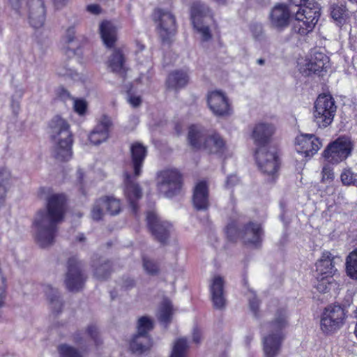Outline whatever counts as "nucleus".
Instances as JSON below:
<instances>
[{
    "label": "nucleus",
    "mask_w": 357,
    "mask_h": 357,
    "mask_svg": "<svg viewBox=\"0 0 357 357\" xmlns=\"http://www.w3.org/2000/svg\"><path fill=\"white\" fill-rule=\"evenodd\" d=\"M75 33V32L74 28L70 27L67 29L65 39H66V42L68 45H70V43H72L74 41Z\"/></svg>",
    "instance_id": "864d4df0"
},
{
    "label": "nucleus",
    "mask_w": 357,
    "mask_h": 357,
    "mask_svg": "<svg viewBox=\"0 0 357 357\" xmlns=\"http://www.w3.org/2000/svg\"><path fill=\"white\" fill-rule=\"evenodd\" d=\"M337 107L334 98L328 94L319 95L314 105L313 119L319 128H325L333 121Z\"/></svg>",
    "instance_id": "39448f33"
},
{
    "label": "nucleus",
    "mask_w": 357,
    "mask_h": 357,
    "mask_svg": "<svg viewBox=\"0 0 357 357\" xmlns=\"http://www.w3.org/2000/svg\"><path fill=\"white\" fill-rule=\"evenodd\" d=\"M320 17V8L316 3H308L300 8L295 14L292 31L301 36L312 32Z\"/></svg>",
    "instance_id": "20e7f679"
},
{
    "label": "nucleus",
    "mask_w": 357,
    "mask_h": 357,
    "mask_svg": "<svg viewBox=\"0 0 357 357\" xmlns=\"http://www.w3.org/2000/svg\"><path fill=\"white\" fill-rule=\"evenodd\" d=\"M192 340H193V342L197 344L199 343L201 341V333L197 328H195L193 331Z\"/></svg>",
    "instance_id": "bf43d9fd"
},
{
    "label": "nucleus",
    "mask_w": 357,
    "mask_h": 357,
    "mask_svg": "<svg viewBox=\"0 0 357 357\" xmlns=\"http://www.w3.org/2000/svg\"><path fill=\"white\" fill-rule=\"evenodd\" d=\"M207 103L210 110L217 116H226L231 114V107L226 95L220 91L208 93Z\"/></svg>",
    "instance_id": "dca6fc26"
},
{
    "label": "nucleus",
    "mask_w": 357,
    "mask_h": 357,
    "mask_svg": "<svg viewBox=\"0 0 357 357\" xmlns=\"http://www.w3.org/2000/svg\"><path fill=\"white\" fill-rule=\"evenodd\" d=\"M135 285V282L132 279L127 278L123 282V286L126 288L132 287Z\"/></svg>",
    "instance_id": "338daca9"
},
{
    "label": "nucleus",
    "mask_w": 357,
    "mask_h": 357,
    "mask_svg": "<svg viewBox=\"0 0 357 357\" xmlns=\"http://www.w3.org/2000/svg\"><path fill=\"white\" fill-rule=\"evenodd\" d=\"M346 271L349 278L357 280V248L347 257Z\"/></svg>",
    "instance_id": "f704fd0d"
},
{
    "label": "nucleus",
    "mask_w": 357,
    "mask_h": 357,
    "mask_svg": "<svg viewBox=\"0 0 357 357\" xmlns=\"http://www.w3.org/2000/svg\"><path fill=\"white\" fill-rule=\"evenodd\" d=\"M321 181L323 183H330L334 178L333 168L330 165H325L321 171Z\"/></svg>",
    "instance_id": "49530a36"
},
{
    "label": "nucleus",
    "mask_w": 357,
    "mask_h": 357,
    "mask_svg": "<svg viewBox=\"0 0 357 357\" xmlns=\"http://www.w3.org/2000/svg\"><path fill=\"white\" fill-rule=\"evenodd\" d=\"M108 67L112 72L123 75L126 70L124 54L121 49H115L108 59Z\"/></svg>",
    "instance_id": "cd10ccee"
},
{
    "label": "nucleus",
    "mask_w": 357,
    "mask_h": 357,
    "mask_svg": "<svg viewBox=\"0 0 357 357\" xmlns=\"http://www.w3.org/2000/svg\"><path fill=\"white\" fill-rule=\"evenodd\" d=\"M130 152L135 174L139 176L143 162L146 155V148L142 144L135 142L131 145Z\"/></svg>",
    "instance_id": "a878e982"
},
{
    "label": "nucleus",
    "mask_w": 357,
    "mask_h": 357,
    "mask_svg": "<svg viewBox=\"0 0 357 357\" xmlns=\"http://www.w3.org/2000/svg\"><path fill=\"white\" fill-rule=\"evenodd\" d=\"M307 1V0H289V1L292 4L296 6H299L300 8L303 7L305 5H306L305 3Z\"/></svg>",
    "instance_id": "69168bd1"
},
{
    "label": "nucleus",
    "mask_w": 357,
    "mask_h": 357,
    "mask_svg": "<svg viewBox=\"0 0 357 357\" xmlns=\"http://www.w3.org/2000/svg\"><path fill=\"white\" fill-rule=\"evenodd\" d=\"M58 351L59 357H83L77 349L66 344L59 346Z\"/></svg>",
    "instance_id": "37998d69"
},
{
    "label": "nucleus",
    "mask_w": 357,
    "mask_h": 357,
    "mask_svg": "<svg viewBox=\"0 0 357 357\" xmlns=\"http://www.w3.org/2000/svg\"><path fill=\"white\" fill-rule=\"evenodd\" d=\"M158 188L165 197L171 198L177 195L181 188V176L178 170L165 169L158 174Z\"/></svg>",
    "instance_id": "9d476101"
},
{
    "label": "nucleus",
    "mask_w": 357,
    "mask_h": 357,
    "mask_svg": "<svg viewBox=\"0 0 357 357\" xmlns=\"http://www.w3.org/2000/svg\"><path fill=\"white\" fill-rule=\"evenodd\" d=\"M75 341L77 343L81 342L82 337H81V333L77 332L75 334L74 336Z\"/></svg>",
    "instance_id": "774afa93"
},
{
    "label": "nucleus",
    "mask_w": 357,
    "mask_h": 357,
    "mask_svg": "<svg viewBox=\"0 0 357 357\" xmlns=\"http://www.w3.org/2000/svg\"><path fill=\"white\" fill-rule=\"evenodd\" d=\"M190 15L193 26L201 35L202 40H211L212 35L208 26L206 24L208 20H212L210 8L200 1H195L192 4Z\"/></svg>",
    "instance_id": "423d86ee"
},
{
    "label": "nucleus",
    "mask_w": 357,
    "mask_h": 357,
    "mask_svg": "<svg viewBox=\"0 0 357 357\" xmlns=\"http://www.w3.org/2000/svg\"><path fill=\"white\" fill-rule=\"evenodd\" d=\"M6 297V289H0V308L3 307Z\"/></svg>",
    "instance_id": "e2e57ef3"
},
{
    "label": "nucleus",
    "mask_w": 357,
    "mask_h": 357,
    "mask_svg": "<svg viewBox=\"0 0 357 357\" xmlns=\"http://www.w3.org/2000/svg\"><path fill=\"white\" fill-rule=\"evenodd\" d=\"M317 283L316 284L317 289L321 293H326L329 291L332 287H334V279L333 278H324V276L317 275Z\"/></svg>",
    "instance_id": "ea45409f"
},
{
    "label": "nucleus",
    "mask_w": 357,
    "mask_h": 357,
    "mask_svg": "<svg viewBox=\"0 0 357 357\" xmlns=\"http://www.w3.org/2000/svg\"><path fill=\"white\" fill-rule=\"evenodd\" d=\"M322 146L319 138L313 134H302L296 139V151L305 158H311Z\"/></svg>",
    "instance_id": "2eb2a0df"
},
{
    "label": "nucleus",
    "mask_w": 357,
    "mask_h": 357,
    "mask_svg": "<svg viewBox=\"0 0 357 357\" xmlns=\"http://www.w3.org/2000/svg\"><path fill=\"white\" fill-rule=\"evenodd\" d=\"M275 126L273 123L260 122L257 123L252 132V138L257 148H269L273 135L275 132Z\"/></svg>",
    "instance_id": "6ab92c4d"
},
{
    "label": "nucleus",
    "mask_w": 357,
    "mask_h": 357,
    "mask_svg": "<svg viewBox=\"0 0 357 357\" xmlns=\"http://www.w3.org/2000/svg\"><path fill=\"white\" fill-rule=\"evenodd\" d=\"M194 207L199 211L207 210L209 206L208 192L204 181L198 183L194 189L192 197Z\"/></svg>",
    "instance_id": "393cba45"
},
{
    "label": "nucleus",
    "mask_w": 357,
    "mask_h": 357,
    "mask_svg": "<svg viewBox=\"0 0 357 357\" xmlns=\"http://www.w3.org/2000/svg\"><path fill=\"white\" fill-rule=\"evenodd\" d=\"M101 38L105 45L111 47L116 39V29L110 22H103L100 26Z\"/></svg>",
    "instance_id": "7c9ffc66"
},
{
    "label": "nucleus",
    "mask_w": 357,
    "mask_h": 357,
    "mask_svg": "<svg viewBox=\"0 0 357 357\" xmlns=\"http://www.w3.org/2000/svg\"><path fill=\"white\" fill-rule=\"evenodd\" d=\"M54 6L58 8H62L67 4L69 0H52Z\"/></svg>",
    "instance_id": "680f3d73"
},
{
    "label": "nucleus",
    "mask_w": 357,
    "mask_h": 357,
    "mask_svg": "<svg viewBox=\"0 0 357 357\" xmlns=\"http://www.w3.org/2000/svg\"><path fill=\"white\" fill-rule=\"evenodd\" d=\"M188 82V75L183 70L171 73L167 79V87L175 90L184 87Z\"/></svg>",
    "instance_id": "2f4dec72"
},
{
    "label": "nucleus",
    "mask_w": 357,
    "mask_h": 357,
    "mask_svg": "<svg viewBox=\"0 0 357 357\" xmlns=\"http://www.w3.org/2000/svg\"><path fill=\"white\" fill-rule=\"evenodd\" d=\"M112 127L113 122L111 117L106 114L102 115L89 135V141L95 145L105 142L109 138Z\"/></svg>",
    "instance_id": "a211bd4d"
},
{
    "label": "nucleus",
    "mask_w": 357,
    "mask_h": 357,
    "mask_svg": "<svg viewBox=\"0 0 357 357\" xmlns=\"http://www.w3.org/2000/svg\"><path fill=\"white\" fill-rule=\"evenodd\" d=\"M129 103L134 107H137L142 102V99L139 96H130L128 98Z\"/></svg>",
    "instance_id": "5fc2aeb1"
},
{
    "label": "nucleus",
    "mask_w": 357,
    "mask_h": 357,
    "mask_svg": "<svg viewBox=\"0 0 357 357\" xmlns=\"http://www.w3.org/2000/svg\"><path fill=\"white\" fill-rule=\"evenodd\" d=\"M104 200L99 198L92 206L91 210V218L94 221H100L104 215Z\"/></svg>",
    "instance_id": "79ce46f5"
},
{
    "label": "nucleus",
    "mask_w": 357,
    "mask_h": 357,
    "mask_svg": "<svg viewBox=\"0 0 357 357\" xmlns=\"http://www.w3.org/2000/svg\"><path fill=\"white\" fill-rule=\"evenodd\" d=\"M203 149L210 153H222L226 150V142L220 135L214 132L208 135Z\"/></svg>",
    "instance_id": "bb28decb"
},
{
    "label": "nucleus",
    "mask_w": 357,
    "mask_h": 357,
    "mask_svg": "<svg viewBox=\"0 0 357 357\" xmlns=\"http://www.w3.org/2000/svg\"><path fill=\"white\" fill-rule=\"evenodd\" d=\"M287 312L284 307L278 308L273 320L263 328L268 333L263 337V350L265 357H276L280 351L284 339L282 330L287 326Z\"/></svg>",
    "instance_id": "f03ea898"
},
{
    "label": "nucleus",
    "mask_w": 357,
    "mask_h": 357,
    "mask_svg": "<svg viewBox=\"0 0 357 357\" xmlns=\"http://www.w3.org/2000/svg\"><path fill=\"white\" fill-rule=\"evenodd\" d=\"M238 182V178L234 174L230 175L227 178L225 182V187L227 188H231L236 185Z\"/></svg>",
    "instance_id": "603ef678"
},
{
    "label": "nucleus",
    "mask_w": 357,
    "mask_h": 357,
    "mask_svg": "<svg viewBox=\"0 0 357 357\" xmlns=\"http://www.w3.org/2000/svg\"><path fill=\"white\" fill-rule=\"evenodd\" d=\"M59 97L62 100H66L70 98V93L67 90H66L64 89H61L59 91Z\"/></svg>",
    "instance_id": "052dcab7"
},
{
    "label": "nucleus",
    "mask_w": 357,
    "mask_h": 357,
    "mask_svg": "<svg viewBox=\"0 0 357 357\" xmlns=\"http://www.w3.org/2000/svg\"><path fill=\"white\" fill-rule=\"evenodd\" d=\"M66 199L63 194H52L46 199L45 207L38 210L33 218L35 238L41 248L52 245L58 231V225L63 221Z\"/></svg>",
    "instance_id": "f257e3e1"
},
{
    "label": "nucleus",
    "mask_w": 357,
    "mask_h": 357,
    "mask_svg": "<svg viewBox=\"0 0 357 357\" xmlns=\"http://www.w3.org/2000/svg\"><path fill=\"white\" fill-rule=\"evenodd\" d=\"M291 12L288 6L283 3L275 5L270 13L271 27L281 31L287 28L290 22Z\"/></svg>",
    "instance_id": "412c9836"
},
{
    "label": "nucleus",
    "mask_w": 357,
    "mask_h": 357,
    "mask_svg": "<svg viewBox=\"0 0 357 357\" xmlns=\"http://www.w3.org/2000/svg\"><path fill=\"white\" fill-rule=\"evenodd\" d=\"M153 20L156 23L157 30L162 42L168 43L176 31L174 15L169 10L157 8L153 12Z\"/></svg>",
    "instance_id": "1a4fd4ad"
},
{
    "label": "nucleus",
    "mask_w": 357,
    "mask_h": 357,
    "mask_svg": "<svg viewBox=\"0 0 357 357\" xmlns=\"http://www.w3.org/2000/svg\"><path fill=\"white\" fill-rule=\"evenodd\" d=\"M337 260L339 261L340 258L333 256L331 252H323L321 258L316 263L317 275L333 278L336 271L335 264Z\"/></svg>",
    "instance_id": "4be33fe9"
},
{
    "label": "nucleus",
    "mask_w": 357,
    "mask_h": 357,
    "mask_svg": "<svg viewBox=\"0 0 357 357\" xmlns=\"http://www.w3.org/2000/svg\"><path fill=\"white\" fill-rule=\"evenodd\" d=\"M85 333L90 337L96 340L97 337V328L95 326L91 325L87 328Z\"/></svg>",
    "instance_id": "6e6d98bb"
},
{
    "label": "nucleus",
    "mask_w": 357,
    "mask_h": 357,
    "mask_svg": "<svg viewBox=\"0 0 357 357\" xmlns=\"http://www.w3.org/2000/svg\"><path fill=\"white\" fill-rule=\"evenodd\" d=\"M345 15V10L343 8L340 6H335L333 8L331 11V16L335 21L341 23Z\"/></svg>",
    "instance_id": "de8ad7c7"
},
{
    "label": "nucleus",
    "mask_w": 357,
    "mask_h": 357,
    "mask_svg": "<svg viewBox=\"0 0 357 357\" xmlns=\"http://www.w3.org/2000/svg\"><path fill=\"white\" fill-rule=\"evenodd\" d=\"M13 181L14 178L10 170L5 167L0 168V204L5 200L6 193Z\"/></svg>",
    "instance_id": "473e14b6"
},
{
    "label": "nucleus",
    "mask_w": 357,
    "mask_h": 357,
    "mask_svg": "<svg viewBox=\"0 0 357 357\" xmlns=\"http://www.w3.org/2000/svg\"><path fill=\"white\" fill-rule=\"evenodd\" d=\"M226 230H227V234L228 236L231 238V240H234L235 239L234 233L236 232L235 225H229L227 227Z\"/></svg>",
    "instance_id": "4d7b16f0"
},
{
    "label": "nucleus",
    "mask_w": 357,
    "mask_h": 357,
    "mask_svg": "<svg viewBox=\"0 0 357 357\" xmlns=\"http://www.w3.org/2000/svg\"><path fill=\"white\" fill-rule=\"evenodd\" d=\"M139 176L135 173L131 174L128 172L123 174V192L125 197L132 211L136 214L138 211V202L142 197V190L135 181Z\"/></svg>",
    "instance_id": "f8f14e48"
},
{
    "label": "nucleus",
    "mask_w": 357,
    "mask_h": 357,
    "mask_svg": "<svg viewBox=\"0 0 357 357\" xmlns=\"http://www.w3.org/2000/svg\"><path fill=\"white\" fill-rule=\"evenodd\" d=\"M87 10L92 14H99L100 13V7L98 4H91L87 6Z\"/></svg>",
    "instance_id": "13d9d810"
},
{
    "label": "nucleus",
    "mask_w": 357,
    "mask_h": 357,
    "mask_svg": "<svg viewBox=\"0 0 357 357\" xmlns=\"http://www.w3.org/2000/svg\"><path fill=\"white\" fill-rule=\"evenodd\" d=\"M84 281L85 278L82 273L80 263L75 257L70 258L65 279L66 288L70 291H77L83 287Z\"/></svg>",
    "instance_id": "4468645a"
},
{
    "label": "nucleus",
    "mask_w": 357,
    "mask_h": 357,
    "mask_svg": "<svg viewBox=\"0 0 357 357\" xmlns=\"http://www.w3.org/2000/svg\"><path fill=\"white\" fill-rule=\"evenodd\" d=\"M262 234V229L259 224L250 222L238 233V236L244 243L257 246L261 241Z\"/></svg>",
    "instance_id": "5701e85b"
},
{
    "label": "nucleus",
    "mask_w": 357,
    "mask_h": 357,
    "mask_svg": "<svg viewBox=\"0 0 357 357\" xmlns=\"http://www.w3.org/2000/svg\"><path fill=\"white\" fill-rule=\"evenodd\" d=\"M224 279L220 275H215L212 279L210 290L214 307L221 310L225 307L226 299L224 295Z\"/></svg>",
    "instance_id": "b1692460"
},
{
    "label": "nucleus",
    "mask_w": 357,
    "mask_h": 357,
    "mask_svg": "<svg viewBox=\"0 0 357 357\" xmlns=\"http://www.w3.org/2000/svg\"><path fill=\"white\" fill-rule=\"evenodd\" d=\"M340 178L344 185L357 186V174H354L350 169H344L342 172Z\"/></svg>",
    "instance_id": "c03bdc74"
},
{
    "label": "nucleus",
    "mask_w": 357,
    "mask_h": 357,
    "mask_svg": "<svg viewBox=\"0 0 357 357\" xmlns=\"http://www.w3.org/2000/svg\"><path fill=\"white\" fill-rule=\"evenodd\" d=\"M23 17L27 15L29 23L33 29H40L45 24L46 19V8L43 0H26L24 7L22 4Z\"/></svg>",
    "instance_id": "9b49d317"
},
{
    "label": "nucleus",
    "mask_w": 357,
    "mask_h": 357,
    "mask_svg": "<svg viewBox=\"0 0 357 357\" xmlns=\"http://www.w3.org/2000/svg\"><path fill=\"white\" fill-rule=\"evenodd\" d=\"M207 136L203 128L197 126H192L190 127L188 131V142L193 149H203L204 141Z\"/></svg>",
    "instance_id": "c85d7f7f"
},
{
    "label": "nucleus",
    "mask_w": 357,
    "mask_h": 357,
    "mask_svg": "<svg viewBox=\"0 0 357 357\" xmlns=\"http://www.w3.org/2000/svg\"><path fill=\"white\" fill-rule=\"evenodd\" d=\"M255 158L260 170L266 174L274 175L279 169L278 157L269 148H257Z\"/></svg>",
    "instance_id": "ddd939ff"
},
{
    "label": "nucleus",
    "mask_w": 357,
    "mask_h": 357,
    "mask_svg": "<svg viewBox=\"0 0 357 357\" xmlns=\"http://www.w3.org/2000/svg\"><path fill=\"white\" fill-rule=\"evenodd\" d=\"M146 221L149 229L158 241L163 243L168 238L172 227L169 222L160 220L153 211L147 213Z\"/></svg>",
    "instance_id": "f3484780"
},
{
    "label": "nucleus",
    "mask_w": 357,
    "mask_h": 357,
    "mask_svg": "<svg viewBox=\"0 0 357 357\" xmlns=\"http://www.w3.org/2000/svg\"><path fill=\"white\" fill-rule=\"evenodd\" d=\"M50 134L54 142V156L61 161H67L72 157V133L68 123L59 116L50 122Z\"/></svg>",
    "instance_id": "7ed1b4c3"
},
{
    "label": "nucleus",
    "mask_w": 357,
    "mask_h": 357,
    "mask_svg": "<svg viewBox=\"0 0 357 357\" xmlns=\"http://www.w3.org/2000/svg\"><path fill=\"white\" fill-rule=\"evenodd\" d=\"M137 334L149 335L153 328V320L149 317L144 316L140 317L137 321Z\"/></svg>",
    "instance_id": "a19ab883"
},
{
    "label": "nucleus",
    "mask_w": 357,
    "mask_h": 357,
    "mask_svg": "<svg viewBox=\"0 0 357 357\" xmlns=\"http://www.w3.org/2000/svg\"><path fill=\"white\" fill-rule=\"evenodd\" d=\"M58 74L61 76H72L73 70L70 69H66L63 71L62 69H59L57 71Z\"/></svg>",
    "instance_id": "0e129e2a"
},
{
    "label": "nucleus",
    "mask_w": 357,
    "mask_h": 357,
    "mask_svg": "<svg viewBox=\"0 0 357 357\" xmlns=\"http://www.w3.org/2000/svg\"><path fill=\"white\" fill-rule=\"evenodd\" d=\"M143 267L145 271L152 275H157L159 273V268L153 260L144 257L143 258Z\"/></svg>",
    "instance_id": "a18cd8bd"
},
{
    "label": "nucleus",
    "mask_w": 357,
    "mask_h": 357,
    "mask_svg": "<svg viewBox=\"0 0 357 357\" xmlns=\"http://www.w3.org/2000/svg\"><path fill=\"white\" fill-rule=\"evenodd\" d=\"M329 59L322 52H314L305 64L301 67V73L305 76L319 74L328 67Z\"/></svg>",
    "instance_id": "aec40b11"
},
{
    "label": "nucleus",
    "mask_w": 357,
    "mask_h": 357,
    "mask_svg": "<svg viewBox=\"0 0 357 357\" xmlns=\"http://www.w3.org/2000/svg\"><path fill=\"white\" fill-rule=\"evenodd\" d=\"M173 307L171 301L167 299H165L159 309V320L164 324H168L171 321Z\"/></svg>",
    "instance_id": "e433bc0d"
},
{
    "label": "nucleus",
    "mask_w": 357,
    "mask_h": 357,
    "mask_svg": "<svg viewBox=\"0 0 357 357\" xmlns=\"http://www.w3.org/2000/svg\"><path fill=\"white\" fill-rule=\"evenodd\" d=\"M353 144L347 137H338L324 151V158L330 163L337 164L347 159L351 153Z\"/></svg>",
    "instance_id": "6e6552de"
},
{
    "label": "nucleus",
    "mask_w": 357,
    "mask_h": 357,
    "mask_svg": "<svg viewBox=\"0 0 357 357\" xmlns=\"http://www.w3.org/2000/svg\"><path fill=\"white\" fill-rule=\"evenodd\" d=\"M131 350L137 354H142L151 347V340L149 335L136 334L130 341Z\"/></svg>",
    "instance_id": "72a5a7b5"
},
{
    "label": "nucleus",
    "mask_w": 357,
    "mask_h": 357,
    "mask_svg": "<svg viewBox=\"0 0 357 357\" xmlns=\"http://www.w3.org/2000/svg\"><path fill=\"white\" fill-rule=\"evenodd\" d=\"M188 345L185 338L178 339L173 347L171 357H186Z\"/></svg>",
    "instance_id": "58836bf2"
},
{
    "label": "nucleus",
    "mask_w": 357,
    "mask_h": 357,
    "mask_svg": "<svg viewBox=\"0 0 357 357\" xmlns=\"http://www.w3.org/2000/svg\"><path fill=\"white\" fill-rule=\"evenodd\" d=\"M346 318L344 309L339 305H330L327 306L321 317L320 328L323 333L331 334L344 325Z\"/></svg>",
    "instance_id": "0eeeda50"
},
{
    "label": "nucleus",
    "mask_w": 357,
    "mask_h": 357,
    "mask_svg": "<svg viewBox=\"0 0 357 357\" xmlns=\"http://www.w3.org/2000/svg\"><path fill=\"white\" fill-rule=\"evenodd\" d=\"M100 199L104 200L103 206L111 215H118L121 211L120 199L112 196H106Z\"/></svg>",
    "instance_id": "c9c22d12"
},
{
    "label": "nucleus",
    "mask_w": 357,
    "mask_h": 357,
    "mask_svg": "<svg viewBox=\"0 0 357 357\" xmlns=\"http://www.w3.org/2000/svg\"><path fill=\"white\" fill-rule=\"evenodd\" d=\"M73 107L77 114L83 115L86 112L87 105L84 100H75Z\"/></svg>",
    "instance_id": "09e8293b"
},
{
    "label": "nucleus",
    "mask_w": 357,
    "mask_h": 357,
    "mask_svg": "<svg viewBox=\"0 0 357 357\" xmlns=\"http://www.w3.org/2000/svg\"><path fill=\"white\" fill-rule=\"evenodd\" d=\"M112 271V264L109 261L102 260L95 266L94 275L98 280H105L108 278Z\"/></svg>",
    "instance_id": "4c0bfd02"
},
{
    "label": "nucleus",
    "mask_w": 357,
    "mask_h": 357,
    "mask_svg": "<svg viewBox=\"0 0 357 357\" xmlns=\"http://www.w3.org/2000/svg\"><path fill=\"white\" fill-rule=\"evenodd\" d=\"M249 305H250V310L253 312L255 316H257L259 306V301L255 297V296L254 294L252 295V297H250L249 298Z\"/></svg>",
    "instance_id": "3c124183"
},
{
    "label": "nucleus",
    "mask_w": 357,
    "mask_h": 357,
    "mask_svg": "<svg viewBox=\"0 0 357 357\" xmlns=\"http://www.w3.org/2000/svg\"><path fill=\"white\" fill-rule=\"evenodd\" d=\"M9 3L17 15H22L23 10L22 9V0H8Z\"/></svg>",
    "instance_id": "8fccbe9b"
},
{
    "label": "nucleus",
    "mask_w": 357,
    "mask_h": 357,
    "mask_svg": "<svg viewBox=\"0 0 357 357\" xmlns=\"http://www.w3.org/2000/svg\"><path fill=\"white\" fill-rule=\"evenodd\" d=\"M43 290L50 301V307L52 311L56 313L60 312L63 307V302L57 289H54L50 284H45L43 286Z\"/></svg>",
    "instance_id": "c756f323"
}]
</instances>
